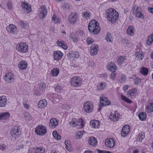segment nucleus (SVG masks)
Here are the masks:
<instances>
[{"instance_id":"obj_1","label":"nucleus","mask_w":153,"mask_h":153,"mask_svg":"<svg viewBox=\"0 0 153 153\" xmlns=\"http://www.w3.org/2000/svg\"><path fill=\"white\" fill-rule=\"evenodd\" d=\"M98 25V22L95 20H92L89 22L88 26L89 31L93 34H98L100 30V28Z\"/></svg>"},{"instance_id":"obj_2","label":"nucleus","mask_w":153,"mask_h":153,"mask_svg":"<svg viewBox=\"0 0 153 153\" xmlns=\"http://www.w3.org/2000/svg\"><path fill=\"white\" fill-rule=\"evenodd\" d=\"M107 19L112 23H114L118 19L119 14L114 9H109L107 11Z\"/></svg>"},{"instance_id":"obj_3","label":"nucleus","mask_w":153,"mask_h":153,"mask_svg":"<svg viewBox=\"0 0 153 153\" xmlns=\"http://www.w3.org/2000/svg\"><path fill=\"white\" fill-rule=\"evenodd\" d=\"M10 134L12 137L16 139L19 137L21 134V131L20 128L18 126H16L12 128L10 132Z\"/></svg>"},{"instance_id":"obj_4","label":"nucleus","mask_w":153,"mask_h":153,"mask_svg":"<svg viewBox=\"0 0 153 153\" xmlns=\"http://www.w3.org/2000/svg\"><path fill=\"white\" fill-rule=\"evenodd\" d=\"M35 131L38 135H43L47 132V128L44 126L39 125L36 128Z\"/></svg>"},{"instance_id":"obj_5","label":"nucleus","mask_w":153,"mask_h":153,"mask_svg":"<svg viewBox=\"0 0 153 153\" xmlns=\"http://www.w3.org/2000/svg\"><path fill=\"white\" fill-rule=\"evenodd\" d=\"M16 49L19 51L23 53H26L28 50V45L25 43H21L17 45Z\"/></svg>"},{"instance_id":"obj_6","label":"nucleus","mask_w":153,"mask_h":153,"mask_svg":"<svg viewBox=\"0 0 153 153\" xmlns=\"http://www.w3.org/2000/svg\"><path fill=\"white\" fill-rule=\"evenodd\" d=\"M82 80L81 78L78 76H75L71 78V84L73 87L80 86L81 84Z\"/></svg>"},{"instance_id":"obj_7","label":"nucleus","mask_w":153,"mask_h":153,"mask_svg":"<svg viewBox=\"0 0 153 153\" xmlns=\"http://www.w3.org/2000/svg\"><path fill=\"white\" fill-rule=\"evenodd\" d=\"M93 104L90 102H86L84 103L83 109L87 113L92 112L93 111Z\"/></svg>"},{"instance_id":"obj_8","label":"nucleus","mask_w":153,"mask_h":153,"mask_svg":"<svg viewBox=\"0 0 153 153\" xmlns=\"http://www.w3.org/2000/svg\"><path fill=\"white\" fill-rule=\"evenodd\" d=\"M39 18L40 19H44L47 15V10L46 7L44 5H42L39 9Z\"/></svg>"},{"instance_id":"obj_9","label":"nucleus","mask_w":153,"mask_h":153,"mask_svg":"<svg viewBox=\"0 0 153 153\" xmlns=\"http://www.w3.org/2000/svg\"><path fill=\"white\" fill-rule=\"evenodd\" d=\"M4 80L8 83H11L14 81V76L11 73H9L5 76Z\"/></svg>"},{"instance_id":"obj_10","label":"nucleus","mask_w":153,"mask_h":153,"mask_svg":"<svg viewBox=\"0 0 153 153\" xmlns=\"http://www.w3.org/2000/svg\"><path fill=\"white\" fill-rule=\"evenodd\" d=\"M78 15L76 13H72L68 17V21L72 24H74L77 22Z\"/></svg>"},{"instance_id":"obj_11","label":"nucleus","mask_w":153,"mask_h":153,"mask_svg":"<svg viewBox=\"0 0 153 153\" xmlns=\"http://www.w3.org/2000/svg\"><path fill=\"white\" fill-rule=\"evenodd\" d=\"M117 61L119 65H125L127 63V59L125 56H120L118 57Z\"/></svg>"},{"instance_id":"obj_12","label":"nucleus","mask_w":153,"mask_h":153,"mask_svg":"<svg viewBox=\"0 0 153 153\" xmlns=\"http://www.w3.org/2000/svg\"><path fill=\"white\" fill-rule=\"evenodd\" d=\"M105 144L106 146L110 148H113L115 145V142L113 138L110 139L107 138L105 140Z\"/></svg>"},{"instance_id":"obj_13","label":"nucleus","mask_w":153,"mask_h":153,"mask_svg":"<svg viewBox=\"0 0 153 153\" xmlns=\"http://www.w3.org/2000/svg\"><path fill=\"white\" fill-rule=\"evenodd\" d=\"M100 102L102 106H107L111 104V102L107 98L102 97L100 98Z\"/></svg>"},{"instance_id":"obj_14","label":"nucleus","mask_w":153,"mask_h":153,"mask_svg":"<svg viewBox=\"0 0 153 153\" xmlns=\"http://www.w3.org/2000/svg\"><path fill=\"white\" fill-rule=\"evenodd\" d=\"M130 127L128 125H124L122 128L121 131V135L125 137L128 133L130 130Z\"/></svg>"},{"instance_id":"obj_15","label":"nucleus","mask_w":153,"mask_h":153,"mask_svg":"<svg viewBox=\"0 0 153 153\" xmlns=\"http://www.w3.org/2000/svg\"><path fill=\"white\" fill-rule=\"evenodd\" d=\"M53 55L54 60H59L62 58L63 53L60 51H54Z\"/></svg>"},{"instance_id":"obj_16","label":"nucleus","mask_w":153,"mask_h":153,"mask_svg":"<svg viewBox=\"0 0 153 153\" xmlns=\"http://www.w3.org/2000/svg\"><path fill=\"white\" fill-rule=\"evenodd\" d=\"M22 8L24 9L25 12L27 13H29L31 12V8L28 4L24 2H22L21 3Z\"/></svg>"},{"instance_id":"obj_17","label":"nucleus","mask_w":153,"mask_h":153,"mask_svg":"<svg viewBox=\"0 0 153 153\" xmlns=\"http://www.w3.org/2000/svg\"><path fill=\"white\" fill-rule=\"evenodd\" d=\"M107 68L111 72H115L117 69V67L114 62H111L108 66Z\"/></svg>"},{"instance_id":"obj_18","label":"nucleus","mask_w":153,"mask_h":153,"mask_svg":"<svg viewBox=\"0 0 153 153\" xmlns=\"http://www.w3.org/2000/svg\"><path fill=\"white\" fill-rule=\"evenodd\" d=\"M50 123L49 124V126L52 128H54L58 125V122L56 119L53 118L50 120Z\"/></svg>"},{"instance_id":"obj_19","label":"nucleus","mask_w":153,"mask_h":153,"mask_svg":"<svg viewBox=\"0 0 153 153\" xmlns=\"http://www.w3.org/2000/svg\"><path fill=\"white\" fill-rule=\"evenodd\" d=\"M90 126L93 128H98L100 125L99 121L96 120L91 121L90 122Z\"/></svg>"},{"instance_id":"obj_20","label":"nucleus","mask_w":153,"mask_h":153,"mask_svg":"<svg viewBox=\"0 0 153 153\" xmlns=\"http://www.w3.org/2000/svg\"><path fill=\"white\" fill-rule=\"evenodd\" d=\"M7 99L4 96H2L0 97V107H3L5 106L6 104Z\"/></svg>"},{"instance_id":"obj_21","label":"nucleus","mask_w":153,"mask_h":153,"mask_svg":"<svg viewBox=\"0 0 153 153\" xmlns=\"http://www.w3.org/2000/svg\"><path fill=\"white\" fill-rule=\"evenodd\" d=\"M18 66L20 69L24 70L27 67V64L25 61L22 60L19 63Z\"/></svg>"},{"instance_id":"obj_22","label":"nucleus","mask_w":153,"mask_h":153,"mask_svg":"<svg viewBox=\"0 0 153 153\" xmlns=\"http://www.w3.org/2000/svg\"><path fill=\"white\" fill-rule=\"evenodd\" d=\"M8 32L11 33H14L16 31V27L13 24H10L7 28Z\"/></svg>"},{"instance_id":"obj_23","label":"nucleus","mask_w":153,"mask_h":153,"mask_svg":"<svg viewBox=\"0 0 153 153\" xmlns=\"http://www.w3.org/2000/svg\"><path fill=\"white\" fill-rule=\"evenodd\" d=\"M88 142L90 145L94 146L96 145L97 143L96 139L93 137H90L88 140Z\"/></svg>"},{"instance_id":"obj_24","label":"nucleus","mask_w":153,"mask_h":153,"mask_svg":"<svg viewBox=\"0 0 153 153\" xmlns=\"http://www.w3.org/2000/svg\"><path fill=\"white\" fill-rule=\"evenodd\" d=\"M135 56L138 59L142 60L144 57V54L142 51L139 50L136 52Z\"/></svg>"},{"instance_id":"obj_25","label":"nucleus","mask_w":153,"mask_h":153,"mask_svg":"<svg viewBox=\"0 0 153 153\" xmlns=\"http://www.w3.org/2000/svg\"><path fill=\"white\" fill-rule=\"evenodd\" d=\"M47 102L46 100L43 99L41 100L38 103L39 107L42 108H44L47 105Z\"/></svg>"},{"instance_id":"obj_26","label":"nucleus","mask_w":153,"mask_h":153,"mask_svg":"<svg viewBox=\"0 0 153 153\" xmlns=\"http://www.w3.org/2000/svg\"><path fill=\"white\" fill-rule=\"evenodd\" d=\"M146 111L148 113L153 112V103H151L146 107Z\"/></svg>"},{"instance_id":"obj_27","label":"nucleus","mask_w":153,"mask_h":153,"mask_svg":"<svg viewBox=\"0 0 153 153\" xmlns=\"http://www.w3.org/2000/svg\"><path fill=\"white\" fill-rule=\"evenodd\" d=\"M106 85L105 82H101L100 83L98 84L97 87V90L100 91L105 88L106 86Z\"/></svg>"},{"instance_id":"obj_28","label":"nucleus","mask_w":153,"mask_h":153,"mask_svg":"<svg viewBox=\"0 0 153 153\" xmlns=\"http://www.w3.org/2000/svg\"><path fill=\"white\" fill-rule=\"evenodd\" d=\"M134 28L132 26H129L127 30L128 34L130 36H133L134 34Z\"/></svg>"},{"instance_id":"obj_29","label":"nucleus","mask_w":153,"mask_h":153,"mask_svg":"<svg viewBox=\"0 0 153 153\" xmlns=\"http://www.w3.org/2000/svg\"><path fill=\"white\" fill-rule=\"evenodd\" d=\"M145 134L143 132H140L139 134L137 139V142H141L142 140L145 137Z\"/></svg>"},{"instance_id":"obj_30","label":"nucleus","mask_w":153,"mask_h":153,"mask_svg":"<svg viewBox=\"0 0 153 153\" xmlns=\"http://www.w3.org/2000/svg\"><path fill=\"white\" fill-rule=\"evenodd\" d=\"M34 150L36 153H44L45 151V149L43 147H37L34 148Z\"/></svg>"},{"instance_id":"obj_31","label":"nucleus","mask_w":153,"mask_h":153,"mask_svg":"<svg viewBox=\"0 0 153 153\" xmlns=\"http://www.w3.org/2000/svg\"><path fill=\"white\" fill-rule=\"evenodd\" d=\"M138 117L141 121L145 120L147 117L146 114L145 112H142L138 114Z\"/></svg>"},{"instance_id":"obj_32","label":"nucleus","mask_w":153,"mask_h":153,"mask_svg":"<svg viewBox=\"0 0 153 153\" xmlns=\"http://www.w3.org/2000/svg\"><path fill=\"white\" fill-rule=\"evenodd\" d=\"M10 115V114L8 112L2 113L0 115V120L6 119L9 117Z\"/></svg>"},{"instance_id":"obj_33","label":"nucleus","mask_w":153,"mask_h":153,"mask_svg":"<svg viewBox=\"0 0 153 153\" xmlns=\"http://www.w3.org/2000/svg\"><path fill=\"white\" fill-rule=\"evenodd\" d=\"M59 72L58 68H54L51 71V74L52 76H56L59 74Z\"/></svg>"},{"instance_id":"obj_34","label":"nucleus","mask_w":153,"mask_h":153,"mask_svg":"<svg viewBox=\"0 0 153 153\" xmlns=\"http://www.w3.org/2000/svg\"><path fill=\"white\" fill-rule=\"evenodd\" d=\"M137 90L136 88L132 89L128 91L127 93V95L128 97L131 95H134L136 92Z\"/></svg>"},{"instance_id":"obj_35","label":"nucleus","mask_w":153,"mask_h":153,"mask_svg":"<svg viewBox=\"0 0 153 153\" xmlns=\"http://www.w3.org/2000/svg\"><path fill=\"white\" fill-rule=\"evenodd\" d=\"M82 16L85 18L88 19L91 16L90 12L88 11L83 12Z\"/></svg>"},{"instance_id":"obj_36","label":"nucleus","mask_w":153,"mask_h":153,"mask_svg":"<svg viewBox=\"0 0 153 153\" xmlns=\"http://www.w3.org/2000/svg\"><path fill=\"white\" fill-rule=\"evenodd\" d=\"M53 135L54 138L56 140H59L61 138V136L58 134L56 131H54L53 132Z\"/></svg>"},{"instance_id":"obj_37","label":"nucleus","mask_w":153,"mask_h":153,"mask_svg":"<svg viewBox=\"0 0 153 153\" xmlns=\"http://www.w3.org/2000/svg\"><path fill=\"white\" fill-rule=\"evenodd\" d=\"M83 120L82 119H79V121H76V126H80L79 128H82L83 126Z\"/></svg>"},{"instance_id":"obj_38","label":"nucleus","mask_w":153,"mask_h":153,"mask_svg":"<svg viewBox=\"0 0 153 153\" xmlns=\"http://www.w3.org/2000/svg\"><path fill=\"white\" fill-rule=\"evenodd\" d=\"M38 88L41 90L43 91L45 90L46 88V85L43 82H42L38 85Z\"/></svg>"},{"instance_id":"obj_39","label":"nucleus","mask_w":153,"mask_h":153,"mask_svg":"<svg viewBox=\"0 0 153 153\" xmlns=\"http://www.w3.org/2000/svg\"><path fill=\"white\" fill-rule=\"evenodd\" d=\"M121 98L122 100L129 103H131L132 101L128 98L122 95H121Z\"/></svg>"},{"instance_id":"obj_40","label":"nucleus","mask_w":153,"mask_h":153,"mask_svg":"<svg viewBox=\"0 0 153 153\" xmlns=\"http://www.w3.org/2000/svg\"><path fill=\"white\" fill-rule=\"evenodd\" d=\"M71 55L72 57L74 59L77 58L79 57V53L76 51H73L71 52Z\"/></svg>"},{"instance_id":"obj_41","label":"nucleus","mask_w":153,"mask_h":153,"mask_svg":"<svg viewBox=\"0 0 153 153\" xmlns=\"http://www.w3.org/2000/svg\"><path fill=\"white\" fill-rule=\"evenodd\" d=\"M62 8L64 10H68L71 7V5L67 3H64L63 4L62 6Z\"/></svg>"},{"instance_id":"obj_42","label":"nucleus","mask_w":153,"mask_h":153,"mask_svg":"<svg viewBox=\"0 0 153 153\" xmlns=\"http://www.w3.org/2000/svg\"><path fill=\"white\" fill-rule=\"evenodd\" d=\"M148 69L145 68H144L140 70V73L143 74L144 75H147L148 74Z\"/></svg>"},{"instance_id":"obj_43","label":"nucleus","mask_w":153,"mask_h":153,"mask_svg":"<svg viewBox=\"0 0 153 153\" xmlns=\"http://www.w3.org/2000/svg\"><path fill=\"white\" fill-rule=\"evenodd\" d=\"M55 90L57 92H60L62 89V88L60 85H56L54 87Z\"/></svg>"},{"instance_id":"obj_44","label":"nucleus","mask_w":153,"mask_h":153,"mask_svg":"<svg viewBox=\"0 0 153 153\" xmlns=\"http://www.w3.org/2000/svg\"><path fill=\"white\" fill-rule=\"evenodd\" d=\"M83 135V131H80L77 132L76 133V136L77 139H80L82 137Z\"/></svg>"},{"instance_id":"obj_45","label":"nucleus","mask_w":153,"mask_h":153,"mask_svg":"<svg viewBox=\"0 0 153 153\" xmlns=\"http://www.w3.org/2000/svg\"><path fill=\"white\" fill-rule=\"evenodd\" d=\"M112 37L111 35L109 33H107V35L106 37V39L107 42H111V39Z\"/></svg>"},{"instance_id":"obj_46","label":"nucleus","mask_w":153,"mask_h":153,"mask_svg":"<svg viewBox=\"0 0 153 153\" xmlns=\"http://www.w3.org/2000/svg\"><path fill=\"white\" fill-rule=\"evenodd\" d=\"M24 116L29 120H31L32 119V116L31 115L27 112H25L24 113Z\"/></svg>"},{"instance_id":"obj_47","label":"nucleus","mask_w":153,"mask_h":153,"mask_svg":"<svg viewBox=\"0 0 153 153\" xmlns=\"http://www.w3.org/2000/svg\"><path fill=\"white\" fill-rule=\"evenodd\" d=\"M97 49H90V52L91 55H96L97 52Z\"/></svg>"},{"instance_id":"obj_48","label":"nucleus","mask_w":153,"mask_h":153,"mask_svg":"<svg viewBox=\"0 0 153 153\" xmlns=\"http://www.w3.org/2000/svg\"><path fill=\"white\" fill-rule=\"evenodd\" d=\"M93 42V39L91 38H88L87 39V43L88 45L91 44Z\"/></svg>"},{"instance_id":"obj_49","label":"nucleus","mask_w":153,"mask_h":153,"mask_svg":"<svg viewBox=\"0 0 153 153\" xmlns=\"http://www.w3.org/2000/svg\"><path fill=\"white\" fill-rule=\"evenodd\" d=\"M126 79V76L124 75H123L122 76L121 79H119V82L120 83H123L125 82Z\"/></svg>"},{"instance_id":"obj_50","label":"nucleus","mask_w":153,"mask_h":153,"mask_svg":"<svg viewBox=\"0 0 153 153\" xmlns=\"http://www.w3.org/2000/svg\"><path fill=\"white\" fill-rule=\"evenodd\" d=\"M76 120L73 119L70 122V124L71 126H76Z\"/></svg>"},{"instance_id":"obj_51","label":"nucleus","mask_w":153,"mask_h":153,"mask_svg":"<svg viewBox=\"0 0 153 153\" xmlns=\"http://www.w3.org/2000/svg\"><path fill=\"white\" fill-rule=\"evenodd\" d=\"M97 151L98 153H111V152L106 151L105 150H101L99 149H97Z\"/></svg>"},{"instance_id":"obj_52","label":"nucleus","mask_w":153,"mask_h":153,"mask_svg":"<svg viewBox=\"0 0 153 153\" xmlns=\"http://www.w3.org/2000/svg\"><path fill=\"white\" fill-rule=\"evenodd\" d=\"M136 16L137 17L139 18H140L141 19L144 18L143 15L141 13V12H138V13H136Z\"/></svg>"},{"instance_id":"obj_53","label":"nucleus","mask_w":153,"mask_h":153,"mask_svg":"<svg viewBox=\"0 0 153 153\" xmlns=\"http://www.w3.org/2000/svg\"><path fill=\"white\" fill-rule=\"evenodd\" d=\"M152 42L153 41L152 40V39L149 36L146 42L147 45H150L152 43Z\"/></svg>"},{"instance_id":"obj_54","label":"nucleus","mask_w":153,"mask_h":153,"mask_svg":"<svg viewBox=\"0 0 153 153\" xmlns=\"http://www.w3.org/2000/svg\"><path fill=\"white\" fill-rule=\"evenodd\" d=\"M7 6L8 8L10 10L12 7V3L10 1H8L7 3Z\"/></svg>"},{"instance_id":"obj_55","label":"nucleus","mask_w":153,"mask_h":153,"mask_svg":"<svg viewBox=\"0 0 153 153\" xmlns=\"http://www.w3.org/2000/svg\"><path fill=\"white\" fill-rule=\"evenodd\" d=\"M19 24L23 28H26V25L25 23L23 21H21L19 22Z\"/></svg>"},{"instance_id":"obj_56","label":"nucleus","mask_w":153,"mask_h":153,"mask_svg":"<svg viewBox=\"0 0 153 153\" xmlns=\"http://www.w3.org/2000/svg\"><path fill=\"white\" fill-rule=\"evenodd\" d=\"M71 40L73 41L74 42H77L79 40V39L78 38L72 37H71Z\"/></svg>"},{"instance_id":"obj_57","label":"nucleus","mask_w":153,"mask_h":153,"mask_svg":"<svg viewBox=\"0 0 153 153\" xmlns=\"http://www.w3.org/2000/svg\"><path fill=\"white\" fill-rule=\"evenodd\" d=\"M98 48V45L95 44L91 45V49H97Z\"/></svg>"},{"instance_id":"obj_58","label":"nucleus","mask_w":153,"mask_h":153,"mask_svg":"<svg viewBox=\"0 0 153 153\" xmlns=\"http://www.w3.org/2000/svg\"><path fill=\"white\" fill-rule=\"evenodd\" d=\"M52 20L54 23H56L58 21V20L57 19L56 17L54 16V15H53L52 17Z\"/></svg>"},{"instance_id":"obj_59","label":"nucleus","mask_w":153,"mask_h":153,"mask_svg":"<svg viewBox=\"0 0 153 153\" xmlns=\"http://www.w3.org/2000/svg\"><path fill=\"white\" fill-rule=\"evenodd\" d=\"M6 146L5 145L3 144L0 145V149L4 150H5L6 148Z\"/></svg>"},{"instance_id":"obj_60","label":"nucleus","mask_w":153,"mask_h":153,"mask_svg":"<svg viewBox=\"0 0 153 153\" xmlns=\"http://www.w3.org/2000/svg\"><path fill=\"white\" fill-rule=\"evenodd\" d=\"M115 72H111V74H110L111 77L113 79H114L116 76V74Z\"/></svg>"},{"instance_id":"obj_61","label":"nucleus","mask_w":153,"mask_h":153,"mask_svg":"<svg viewBox=\"0 0 153 153\" xmlns=\"http://www.w3.org/2000/svg\"><path fill=\"white\" fill-rule=\"evenodd\" d=\"M63 42L60 41L59 40H58L57 42V44L60 46H62V45H63Z\"/></svg>"},{"instance_id":"obj_62","label":"nucleus","mask_w":153,"mask_h":153,"mask_svg":"<svg viewBox=\"0 0 153 153\" xmlns=\"http://www.w3.org/2000/svg\"><path fill=\"white\" fill-rule=\"evenodd\" d=\"M66 149L68 151H70L71 150V144L68 145H67L66 146Z\"/></svg>"},{"instance_id":"obj_63","label":"nucleus","mask_w":153,"mask_h":153,"mask_svg":"<svg viewBox=\"0 0 153 153\" xmlns=\"http://www.w3.org/2000/svg\"><path fill=\"white\" fill-rule=\"evenodd\" d=\"M23 105L25 108L26 109H28L29 108V106L28 104H26L25 103V102H23Z\"/></svg>"},{"instance_id":"obj_64","label":"nucleus","mask_w":153,"mask_h":153,"mask_svg":"<svg viewBox=\"0 0 153 153\" xmlns=\"http://www.w3.org/2000/svg\"><path fill=\"white\" fill-rule=\"evenodd\" d=\"M140 79H138V78H137V79H134V83L135 84H138L139 82H140Z\"/></svg>"}]
</instances>
